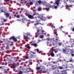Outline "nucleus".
Returning a JSON list of instances; mask_svg holds the SVG:
<instances>
[{
	"label": "nucleus",
	"instance_id": "f257e3e1",
	"mask_svg": "<svg viewBox=\"0 0 74 74\" xmlns=\"http://www.w3.org/2000/svg\"><path fill=\"white\" fill-rule=\"evenodd\" d=\"M58 73H59V74H67L66 73V71L65 70L61 71H59V70L58 69H56V71L54 72V74H58Z\"/></svg>",
	"mask_w": 74,
	"mask_h": 74
},
{
	"label": "nucleus",
	"instance_id": "f03ea898",
	"mask_svg": "<svg viewBox=\"0 0 74 74\" xmlns=\"http://www.w3.org/2000/svg\"><path fill=\"white\" fill-rule=\"evenodd\" d=\"M62 30V28H60V27H59V28H58L57 29H55L54 30V35H56L54 36V37H56V38H58V34L57 33V30Z\"/></svg>",
	"mask_w": 74,
	"mask_h": 74
},
{
	"label": "nucleus",
	"instance_id": "7ed1b4c3",
	"mask_svg": "<svg viewBox=\"0 0 74 74\" xmlns=\"http://www.w3.org/2000/svg\"><path fill=\"white\" fill-rule=\"evenodd\" d=\"M68 0H64V4H66V9H69V10H70V9H69V7H72L73 5H67V3H66V2H67V1Z\"/></svg>",
	"mask_w": 74,
	"mask_h": 74
},
{
	"label": "nucleus",
	"instance_id": "20e7f679",
	"mask_svg": "<svg viewBox=\"0 0 74 74\" xmlns=\"http://www.w3.org/2000/svg\"><path fill=\"white\" fill-rule=\"evenodd\" d=\"M57 41V40H56V39H54V38H53V41L50 42V44H52L53 45H54L56 44V42Z\"/></svg>",
	"mask_w": 74,
	"mask_h": 74
},
{
	"label": "nucleus",
	"instance_id": "39448f33",
	"mask_svg": "<svg viewBox=\"0 0 74 74\" xmlns=\"http://www.w3.org/2000/svg\"><path fill=\"white\" fill-rule=\"evenodd\" d=\"M65 49H65H63L62 51L64 53H68V52H69V51L71 50L69 49H66V48H65Z\"/></svg>",
	"mask_w": 74,
	"mask_h": 74
},
{
	"label": "nucleus",
	"instance_id": "423d86ee",
	"mask_svg": "<svg viewBox=\"0 0 74 74\" xmlns=\"http://www.w3.org/2000/svg\"><path fill=\"white\" fill-rule=\"evenodd\" d=\"M37 33L39 36H40L41 34H44V33L42 32V31H41V30L39 29L37 31Z\"/></svg>",
	"mask_w": 74,
	"mask_h": 74
},
{
	"label": "nucleus",
	"instance_id": "0eeeda50",
	"mask_svg": "<svg viewBox=\"0 0 74 74\" xmlns=\"http://www.w3.org/2000/svg\"><path fill=\"white\" fill-rule=\"evenodd\" d=\"M25 20L26 21L28 22H29V21H30V20H27L25 18H23L21 19H20V22H22L24 23V21H25Z\"/></svg>",
	"mask_w": 74,
	"mask_h": 74
},
{
	"label": "nucleus",
	"instance_id": "6e6552de",
	"mask_svg": "<svg viewBox=\"0 0 74 74\" xmlns=\"http://www.w3.org/2000/svg\"><path fill=\"white\" fill-rule=\"evenodd\" d=\"M11 38L13 40H14V42H16V41H17V39L15 37L12 36Z\"/></svg>",
	"mask_w": 74,
	"mask_h": 74
},
{
	"label": "nucleus",
	"instance_id": "1a4fd4ad",
	"mask_svg": "<svg viewBox=\"0 0 74 74\" xmlns=\"http://www.w3.org/2000/svg\"><path fill=\"white\" fill-rule=\"evenodd\" d=\"M28 17L29 19H34V17H33V16L32 15L30 14H29L28 16Z\"/></svg>",
	"mask_w": 74,
	"mask_h": 74
},
{
	"label": "nucleus",
	"instance_id": "9d476101",
	"mask_svg": "<svg viewBox=\"0 0 74 74\" xmlns=\"http://www.w3.org/2000/svg\"><path fill=\"white\" fill-rule=\"evenodd\" d=\"M60 1V0H56V1L55 3L57 5H58V6H59V3Z\"/></svg>",
	"mask_w": 74,
	"mask_h": 74
},
{
	"label": "nucleus",
	"instance_id": "9b49d317",
	"mask_svg": "<svg viewBox=\"0 0 74 74\" xmlns=\"http://www.w3.org/2000/svg\"><path fill=\"white\" fill-rule=\"evenodd\" d=\"M3 41L4 42H6V44H7V45H8V42H9V41H8V40H6L5 39H3Z\"/></svg>",
	"mask_w": 74,
	"mask_h": 74
},
{
	"label": "nucleus",
	"instance_id": "f8f14e48",
	"mask_svg": "<svg viewBox=\"0 0 74 74\" xmlns=\"http://www.w3.org/2000/svg\"><path fill=\"white\" fill-rule=\"evenodd\" d=\"M24 37L25 40L28 39V40H30V38L29 37H28L27 36H26L25 35H24Z\"/></svg>",
	"mask_w": 74,
	"mask_h": 74
},
{
	"label": "nucleus",
	"instance_id": "ddd939ff",
	"mask_svg": "<svg viewBox=\"0 0 74 74\" xmlns=\"http://www.w3.org/2000/svg\"><path fill=\"white\" fill-rule=\"evenodd\" d=\"M29 55L30 56H31V58H34V57H36V56L33 55L32 54H31V53H29Z\"/></svg>",
	"mask_w": 74,
	"mask_h": 74
},
{
	"label": "nucleus",
	"instance_id": "4468645a",
	"mask_svg": "<svg viewBox=\"0 0 74 74\" xmlns=\"http://www.w3.org/2000/svg\"><path fill=\"white\" fill-rule=\"evenodd\" d=\"M40 69H41V67L40 66H36V70H39Z\"/></svg>",
	"mask_w": 74,
	"mask_h": 74
},
{
	"label": "nucleus",
	"instance_id": "2eb2a0df",
	"mask_svg": "<svg viewBox=\"0 0 74 74\" xmlns=\"http://www.w3.org/2000/svg\"><path fill=\"white\" fill-rule=\"evenodd\" d=\"M5 15L7 17H10V14L9 13H6L5 14Z\"/></svg>",
	"mask_w": 74,
	"mask_h": 74
},
{
	"label": "nucleus",
	"instance_id": "dca6fc26",
	"mask_svg": "<svg viewBox=\"0 0 74 74\" xmlns=\"http://www.w3.org/2000/svg\"><path fill=\"white\" fill-rule=\"evenodd\" d=\"M50 55L52 57H53V56H54L55 55H54V53H53V52H51V53Z\"/></svg>",
	"mask_w": 74,
	"mask_h": 74
},
{
	"label": "nucleus",
	"instance_id": "f3484780",
	"mask_svg": "<svg viewBox=\"0 0 74 74\" xmlns=\"http://www.w3.org/2000/svg\"><path fill=\"white\" fill-rule=\"evenodd\" d=\"M40 71L41 73H44V69H42L40 70Z\"/></svg>",
	"mask_w": 74,
	"mask_h": 74
},
{
	"label": "nucleus",
	"instance_id": "a211bd4d",
	"mask_svg": "<svg viewBox=\"0 0 74 74\" xmlns=\"http://www.w3.org/2000/svg\"><path fill=\"white\" fill-rule=\"evenodd\" d=\"M36 50V52H38L39 53H41V52L39 51H40L39 49H37Z\"/></svg>",
	"mask_w": 74,
	"mask_h": 74
},
{
	"label": "nucleus",
	"instance_id": "6ab92c4d",
	"mask_svg": "<svg viewBox=\"0 0 74 74\" xmlns=\"http://www.w3.org/2000/svg\"><path fill=\"white\" fill-rule=\"evenodd\" d=\"M47 41H52V39L50 38H47Z\"/></svg>",
	"mask_w": 74,
	"mask_h": 74
},
{
	"label": "nucleus",
	"instance_id": "aec40b11",
	"mask_svg": "<svg viewBox=\"0 0 74 74\" xmlns=\"http://www.w3.org/2000/svg\"><path fill=\"white\" fill-rule=\"evenodd\" d=\"M33 45L34 47H37L38 46V45H37V44L35 43L33 44Z\"/></svg>",
	"mask_w": 74,
	"mask_h": 74
},
{
	"label": "nucleus",
	"instance_id": "412c9836",
	"mask_svg": "<svg viewBox=\"0 0 74 74\" xmlns=\"http://www.w3.org/2000/svg\"><path fill=\"white\" fill-rule=\"evenodd\" d=\"M6 44L5 43H3L2 45V46H4V47H5L6 46Z\"/></svg>",
	"mask_w": 74,
	"mask_h": 74
},
{
	"label": "nucleus",
	"instance_id": "4be33fe9",
	"mask_svg": "<svg viewBox=\"0 0 74 74\" xmlns=\"http://www.w3.org/2000/svg\"><path fill=\"white\" fill-rule=\"evenodd\" d=\"M0 11L1 12H4V9H1L0 10Z\"/></svg>",
	"mask_w": 74,
	"mask_h": 74
},
{
	"label": "nucleus",
	"instance_id": "5701e85b",
	"mask_svg": "<svg viewBox=\"0 0 74 74\" xmlns=\"http://www.w3.org/2000/svg\"><path fill=\"white\" fill-rule=\"evenodd\" d=\"M35 26H37L38 25H40V23H37L34 24Z\"/></svg>",
	"mask_w": 74,
	"mask_h": 74
},
{
	"label": "nucleus",
	"instance_id": "b1692460",
	"mask_svg": "<svg viewBox=\"0 0 74 74\" xmlns=\"http://www.w3.org/2000/svg\"><path fill=\"white\" fill-rule=\"evenodd\" d=\"M38 18H40V19H41V20H42V21H43V20H44V19H43L41 17H40V15L39 16H38Z\"/></svg>",
	"mask_w": 74,
	"mask_h": 74
},
{
	"label": "nucleus",
	"instance_id": "393cba45",
	"mask_svg": "<svg viewBox=\"0 0 74 74\" xmlns=\"http://www.w3.org/2000/svg\"><path fill=\"white\" fill-rule=\"evenodd\" d=\"M40 38H44V35H41L40 36Z\"/></svg>",
	"mask_w": 74,
	"mask_h": 74
},
{
	"label": "nucleus",
	"instance_id": "a878e982",
	"mask_svg": "<svg viewBox=\"0 0 74 74\" xmlns=\"http://www.w3.org/2000/svg\"><path fill=\"white\" fill-rule=\"evenodd\" d=\"M56 68H57V65H54V68L56 69Z\"/></svg>",
	"mask_w": 74,
	"mask_h": 74
},
{
	"label": "nucleus",
	"instance_id": "bb28decb",
	"mask_svg": "<svg viewBox=\"0 0 74 74\" xmlns=\"http://www.w3.org/2000/svg\"><path fill=\"white\" fill-rule=\"evenodd\" d=\"M59 68L60 69H63V67L62 66H59Z\"/></svg>",
	"mask_w": 74,
	"mask_h": 74
},
{
	"label": "nucleus",
	"instance_id": "cd10ccee",
	"mask_svg": "<svg viewBox=\"0 0 74 74\" xmlns=\"http://www.w3.org/2000/svg\"><path fill=\"white\" fill-rule=\"evenodd\" d=\"M38 11H41V8H38Z\"/></svg>",
	"mask_w": 74,
	"mask_h": 74
},
{
	"label": "nucleus",
	"instance_id": "c85d7f7f",
	"mask_svg": "<svg viewBox=\"0 0 74 74\" xmlns=\"http://www.w3.org/2000/svg\"><path fill=\"white\" fill-rule=\"evenodd\" d=\"M38 3H39V4H41V1L40 0H39V1H37Z\"/></svg>",
	"mask_w": 74,
	"mask_h": 74
},
{
	"label": "nucleus",
	"instance_id": "c756f323",
	"mask_svg": "<svg viewBox=\"0 0 74 74\" xmlns=\"http://www.w3.org/2000/svg\"><path fill=\"white\" fill-rule=\"evenodd\" d=\"M49 8H46V10H47V11H49Z\"/></svg>",
	"mask_w": 74,
	"mask_h": 74
},
{
	"label": "nucleus",
	"instance_id": "7c9ffc66",
	"mask_svg": "<svg viewBox=\"0 0 74 74\" xmlns=\"http://www.w3.org/2000/svg\"><path fill=\"white\" fill-rule=\"evenodd\" d=\"M70 65L72 66H71V67H72V68H73V67H74V65H73V64H70Z\"/></svg>",
	"mask_w": 74,
	"mask_h": 74
},
{
	"label": "nucleus",
	"instance_id": "2f4dec72",
	"mask_svg": "<svg viewBox=\"0 0 74 74\" xmlns=\"http://www.w3.org/2000/svg\"><path fill=\"white\" fill-rule=\"evenodd\" d=\"M33 3L32 2H31L30 3H29V4L30 5H33Z\"/></svg>",
	"mask_w": 74,
	"mask_h": 74
},
{
	"label": "nucleus",
	"instance_id": "473e14b6",
	"mask_svg": "<svg viewBox=\"0 0 74 74\" xmlns=\"http://www.w3.org/2000/svg\"><path fill=\"white\" fill-rule=\"evenodd\" d=\"M29 34L28 33H25L24 34V36H25V35H27V36H29Z\"/></svg>",
	"mask_w": 74,
	"mask_h": 74
},
{
	"label": "nucleus",
	"instance_id": "72a5a7b5",
	"mask_svg": "<svg viewBox=\"0 0 74 74\" xmlns=\"http://www.w3.org/2000/svg\"><path fill=\"white\" fill-rule=\"evenodd\" d=\"M71 56H72V57H73V56H74V54H73V53H71Z\"/></svg>",
	"mask_w": 74,
	"mask_h": 74
},
{
	"label": "nucleus",
	"instance_id": "f704fd0d",
	"mask_svg": "<svg viewBox=\"0 0 74 74\" xmlns=\"http://www.w3.org/2000/svg\"><path fill=\"white\" fill-rule=\"evenodd\" d=\"M52 63H53V64H55V63H58V62H52Z\"/></svg>",
	"mask_w": 74,
	"mask_h": 74
},
{
	"label": "nucleus",
	"instance_id": "c9c22d12",
	"mask_svg": "<svg viewBox=\"0 0 74 74\" xmlns=\"http://www.w3.org/2000/svg\"><path fill=\"white\" fill-rule=\"evenodd\" d=\"M20 17V16L19 15H17L16 16V18H19Z\"/></svg>",
	"mask_w": 74,
	"mask_h": 74
},
{
	"label": "nucleus",
	"instance_id": "e433bc0d",
	"mask_svg": "<svg viewBox=\"0 0 74 74\" xmlns=\"http://www.w3.org/2000/svg\"><path fill=\"white\" fill-rule=\"evenodd\" d=\"M61 45H62L61 43H60V42H59L58 43V45H59V46H61Z\"/></svg>",
	"mask_w": 74,
	"mask_h": 74
},
{
	"label": "nucleus",
	"instance_id": "4c0bfd02",
	"mask_svg": "<svg viewBox=\"0 0 74 74\" xmlns=\"http://www.w3.org/2000/svg\"><path fill=\"white\" fill-rule=\"evenodd\" d=\"M19 74H22V71H19Z\"/></svg>",
	"mask_w": 74,
	"mask_h": 74
},
{
	"label": "nucleus",
	"instance_id": "58836bf2",
	"mask_svg": "<svg viewBox=\"0 0 74 74\" xmlns=\"http://www.w3.org/2000/svg\"><path fill=\"white\" fill-rule=\"evenodd\" d=\"M25 59H29V57H28V56H26L25 57Z\"/></svg>",
	"mask_w": 74,
	"mask_h": 74
},
{
	"label": "nucleus",
	"instance_id": "ea45409f",
	"mask_svg": "<svg viewBox=\"0 0 74 74\" xmlns=\"http://www.w3.org/2000/svg\"><path fill=\"white\" fill-rule=\"evenodd\" d=\"M16 68V66H12V68L13 69H15V68Z\"/></svg>",
	"mask_w": 74,
	"mask_h": 74
},
{
	"label": "nucleus",
	"instance_id": "a19ab883",
	"mask_svg": "<svg viewBox=\"0 0 74 74\" xmlns=\"http://www.w3.org/2000/svg\"><path fill=\"white\" fill-rule=\"evenodd\" d=\"M50 7L51 8H52L53 9L54 8L53 7V6H52V5H50Z\"/></svg>",
	"mask_w": 74,
	"mask_h": 74
},
{
	"label": "nucleus",
	"instance_id": "79ce46f5",
	"mask_svg": "<svg viewBox=\"0 0 74 74\" xmlns=\"http://www.w3.org/2000/svg\"><path fill=\"white\" fill-rule=\"evenodd\" d=\"M54 8L56 9V8H58V6H54Z\"/></svg>",
	"mask_w": 74,
	"mask_h": 74
},
{
	"label": "nucleus",
	"instance_id": "37998d69",
	"mask_svg": "<svg viewBox=\"0 0 74 74\" xmlns=\"http://www.w3.org/2000/svg\"><path fill=\"white\" fill-rule=\"evenodd\" d=\"M27 48L28 49H30V47L29 46H27Z\"/></svg>",
	"mask_w": 74,
	"mask_h": 74
},
{
	"label": "nucleus",
	"instance_id": "c03bdc74",
	"mask_svg": "<svg viewBox=\"0 0 74 74\" xmlns=\"http://www.w3.org/2000/svg\"><path fill=\"white\" fill-rule=\"evenodd\" d=\"M31 71L30 70H29V71H26V72H27V73H29V72H31Z\"/></svg>",
	"mask_w": 74,
	"mask_h": 74
},
{
	"label": "nucleus",
	"instance_id": "a18cd8bd",
	"mask_svg": "<svg viewBox=\"0 0 74 74\" xmlns=\"http://www.w3.org/2000/svg\"><path fill=\"white\" fill-rule=\"evenodd\" d=\"M73 60L72 59L70 60H69L70 62H73Z\"/></svg>",
	"mask_w": 74,
	"mask_h": 74
},
{
	"label": "nucleus",
	"instance_id": "49530a36",
	"mask_svg": "<svg viewBox=\"0 0 74 74\" xmlns=\"http://www.w3.org/2000/svg\"><path fill=\"white\" fill-rule=\"evenodd\" d=\"M54 70H55V69H54V68H51V70L52 71H53Z\"/></svg>",
	"mask_w": 74,
	"mask_h": 74
},
{
	"label": "nucleus",
	"instance_id": "de8ad7c7",
	"mask_svg": "<svg viewBox=\"0 0 74 74\" xmlns=\"http://www.w3.org/2000/svg\"><path fill=\"white\" fill-rule=\"evenodd\" d=\"M53 51H56V49H53Z\"/></svg>",
	"mask_w": 74,
	"mask_h": 74
},
{
	"label": "nucleus",
	"instance_id": "09e8293b",
	"mask_svg": "<svg viewBox=\"0 0 74 74\" xmlns=\"http://www.w3.org/2000/svg\"><path fill=\"white\" fill-rule=\"evenodd\" d=\"M41 41H42V40H40V39H38V42H41Z\"/></svg>",
	"mask_w": 74,
	"mask_h": 74
},
{
	"label": "nucleus",
	"instance_id": "8fccbe9b",
	"mask_svg": "<svg viewBox=\"0 0 74 74\" xmlns=\"http://www.w3.org/2000/svg\"><path fill=\"white\" fill-rule=\"evenodd\" d=\"M24 8H21V11H23V10H24Z\"/></svg>",
	"mask_w": 74,
	"mask_h": 74
},
{
	"label": "nucleus",
	"instance_id": "3c124183",
	"mask_svg": "<svg viewBox=\"0 0 74 74\" xmlns=\"http://www.w3.org/2000/svg\"><path fill=\"white\" fill-rule=\"evenodd\" d=\"M5 1L7 2H9L10 1V0H5Z\"/></svg>",
	"mask_w": 74,
	"mask_h": 74
},
{
	"label": "nucleus",
	"instance_id": "603ef678",
	"mask_svg": "<svg viewBox=\"0 0 74 74\" xmlns=\"http://www.w3.org/2000/svg\"><path fill=\"white\" fill-rule=\"evenodd\" d=\"M14 60H16V57H14Z\"/></svg>",
	"mask_w": 74,
	"mask_h": 74
},
{
	"label": "nucleus",
	"instance_id": "864d4df0",
	"mask_svg": "<svg viewBox=\"0 0 74 74\" xmlns=\"http://www.w3.org/2000/svg\"><path fill=\"white\" fill-rule=\"evenodd\" d=\"M3 22H6V20H5V19H3Z\"/></svg>",
	"mask_w": 74,
	"mask_h": 74
},
{
	"label": "nucleus",
	"instance_id": "5fc2aeb1",
	"mask_svg": "<svg viewBox=\"0 0 74 74\" xmlns=\"http://www.w3.org/2000/svg\"><path fill=\"white\" fill-rule=\"evenodd\" d=\"M72 73H73V74H74V70L72 71Z\"/></svg>",
	"mask_w": 74,
	"mask_h": 74
},
{
	"label": "nucleus",
	"instance_id": "6e6d98bb",
	"mask_svg": "<svg viewBox=\"0 0 74 74\" xmlns=\"http://www.w3.org/2000/svg\"><path fill=\"white\" fill-rule=\"evenodd\" d=\"M72 31H73V32H74V27L73 28Z\"/></svg>",
	"mask_w": 74,
	"mask_h": 74
},
{
	"label": "nucleus",
	"instance_id": "4d7b16f0",
	"mask_svg": "<svg viewBox=\"0 0 74 74\" xmlns=\"http://www.w3.org/2000/svg\"><path fill=\"white\" fill-rule=\"evenodd\" d=\"M17 21H20V20L17 19Z\"/></svg>",
	"mask_w": 74,
	"mask_h": 74
},
{
	"label": "nucleus",
	"instance_id": "13d9d810",
	"mask_svg": "<svg viewBox=\"0 0 74 74\" xmlns=\"http://www.w3.org/2000/svg\"><path fill=\"white\" fill-rule=\"evenodd\" d=\"M1 25H4V23H3L2 24H1Z\"/></svg>",
	"mask_w": 74,
	"mask_h": 74
},
{
	"label": "nucleus",
	"instance_id": "bf43d9fd",
	"mask_svg": "<svg viewBox=\"0 0 74 74\" xmlns=\"http://www.w3.org/2000/svg\"><path fill=\"white\" fill-rule=\"evenodd\" d=\"M32 53H33V54H35V53H34V52H33Z\"/></svg>",
	"mask_w": 74,
	"mask_h": 74
},
{
	"label": "nucleus",
	"instance_id": "052dcab7",
	"mask_svg": "<svg viewBox=\"0 0 74 74\" xmlns=\"http://www.w3.org/2000/svg\"><path fill=\"white\" fill-rule=\"evenodd\" d=\"M63 5H62V7H61V8H63Z\"/></svg>",
	"mask_w": 74,
	"mask_h": 74
},
{
	"label": "nucleus",
	"instance_id": "680f3d73",
	"mask_svg": "<svg viewBox=\"0 0 74 74\" xmlns=\"http://www.w3.org/2000/svg\"><path fill=\"white\" fill-rule=\"evenodd\" d=\"M63 26H61V28H63Z\"/></svg>",
	"mask_w": 74,
	"mask_h": 74
},
{
	"label": "nucleus",
	"instance_id": "e2e57ef3",
	"mask_svg": "<svg viewBox=\"0 0 74 74\" xmlns=\"http://www.w3.org/2000/svg\"><path fill=\"white\" fill-rule=\"evenodd\" d=\"M21 60H18V62H21Z\"/></svg>",
	"mask_w": 74,
	"mask_h": 74
},
{
	"label": "nucleus",
	"instance_id": "0e129e2a",
	"mask_svg": "<svg viewBox=\"0 0 74 74\" xmlns=\"http://www.w3.org/2000/svg\"><path fill=\"white\" fill-rule=\"evenodd\" d=\"M50 49V50L53 51V49Z\"/></svg>",
	"mask_w": 74,
	"mask_h": 74
},
{
	"label": "nucleus",
	"instance_id": "69168bd1",
	"mask_svg": "<svg viewBox=\"0 0 74 74\" xmlns=\"http://www.w3.org/2000/svg\"><path fill=\"white\" fill-rule=\"evenodd\" d=\"M36 37H38V35H36Z\"/></svg>",
	"mask_w": 74,
	"mask_h": 74
},
{
	"label": "nucleus",
	"instance_id": "338daca9",
	"mask_svg": "<svg viewBox=\"0 0 74 74\" xmlns=\"http://www.w3.org/2000/svg\"><path fill=\"white\" fill-rule=\"evenodd\" d=\"M53 28H55V26H53Z\"/></svg>",
	"mask_w": 74,
	"mask_h": 74
},
{
	"label": "nucleus",
	"instance_id": "774afa93",
	"mask_svg": "<svg viewBox=\"0 0 74 74\" xmlns=\"http://www.w3.org/2000/svg\"><path fill=\"white\" fill-rule=\"evenodd\" d=\"M0 74H2V73H1V72H0Z\"/></svg>",
	"mask_w": 74,
	"mask_h": 74
}]
</instances>
